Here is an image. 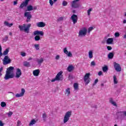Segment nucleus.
I'll use <instances>...</instances> for the list:
<instances>
[{"label":"nucleus","mask_w":126,"mask_h":126,"mask_svg":"<svg viewBox=\"0 0 126 126\" xmlns=\"http://www.w3.org/2000/svg\"><path fill=\"white\" fill-rule=\"evenodd\" d=\"M13 69H14V67L13 66H10L7 68L4 77L5 80H8V79H10V78H13V77H14V75L13 74H11V70H13Z\"/></svg>","instance_id":"nucleus-1"},{"label":"nucleus","mask_w":126,"mask_h":126,"mask_svg":"<svg viewBox=\"0 0 126 126\" xmlns=\"http://www.w3.org/2000/svg\"><path fill=\"white\" fill-rule=\"evenodd\" d=\"M30 27H31V24H28L27 27L26 24H23V26H19L20 31H25L26 33H29Z\"/></svg>","instance_id":"nucleus-2"},{"label":"nucleus","mask_w":126,"mask_h":126,"mask_svg":"<svg viewBox=\"0 0 126 126\" xmlns=\"http://www.w3.org/2000/svg\"><path fill=\"white\" fill-rule=\"evenodd\" d=\"M63 71H60L59 72H58L55 78L51 80V82H55V81H59L60 80L62 81V80H63Z\"/></svg>","instance_id":"nucleus-3"},{"label":"nucleus","mask_w":126,"mask_h":126,"mask_svg":"<svg viewBox=\"0 0 126 126\" xmlns=\"http://www.w3.org/2000/svg\"><path fill=\"white\" fill-rule=\"evenodd\" d=\"M71 111H67V112H66L63 119L64 124H65L66 123H67V122H68L69 118L71 117Z\"/></svg>","instance_id":"nucleus-4"},{"label":"nucleus","mask_w":126,"mask_h":126,"mask_svg":"<svg viewBox=\"0 0 126 126\" xmlns=\"http://www.w3.org/2000/svg\"><path fill=\"white\" fill-rule=\"evenodd\" d=\"M24 17L27 18L26 22H30L31 18H32L31 12H25L24 13Z\"/></svg>","instance_id":"nucleus-5"},{"label":"nucleus","mask_w":126,"mask_h":126,"mask_svg":"<svg viewBox=\"0 0 126 126\" xmlns=\"http://www.w3.org/2000/svg\"><path fill=\"white\" fill-rule=\"evenodd\" d=\"M11 63V59L9 58L8 56H5L3 59V64L5 65L6 64H8Z\"/></svg>","instance_id":"nucleus-6"},{"label":"nucleus","mask_w":126,"mask_h":126,"mask_svg":"<svg viewBox=\"0 0 126 126\" xmlns=\"http://www.w3.org/2000/svg\"><path fill=\"white\" fill-rule=\"evenodd\" d=\"M87 34V29L83 28L82 30L79 32V37H83L86 36Z\"/></svg>","instance_id":"nucleus-7"},{"label":"nucleus","mask_w":126,"mask_h":126,"mask_svg":"<svg viewBox=\"0 0 126 126\" xmlns=\"http://www.w3.org/2000/svg\"><path fill=\"white\" fill-rule=\"evenodd\" d=\"M90 77V73H86L84 78V81L85 82V85H88V84L90 82V80L89 78Z\"/></svg>","instance_id":"nucleus-8"},{"label":"nucleus","mask_w":126,"mask_h":126,"mask_svg":"<svg viewBox=\"0 0 126 126\" xmlns=\"http://www.w3.org/2000/svg\"><path fill=\"white\" fill-rule=\"evenodd\" d=\"M114 67L115 70H116V71H117V72H120L122 71V67H121V65H120L119 63H118L116 62H114Z\"/></svg>","instance_id":"nucleus-9"},{"label":"nucleus","mask_w":126,"mask_h":126,"mask_svg":"<svg viewBox=\"0 0 126 126\" xmlns=\"http://www.w3.org/2000/svg\"><path fill=\"white\" fill-rule=\"evenodd\" d=\"M30 1V0H25L24 1H23L20 6V8L22 9L23 7H26L27 5H28V4L29 3V2Z\"/></svg>","instance_id":"nucleus-10"},{"label":"nucleus","mask_w":126,"mask_h":126,"mask_svg":"<svg viewBox=\"0 0 126 126\" xmlns=\"http://www.w3.org/2000/svg\"><path fill=\"white\" fill-rule=\"evenodd\" d=\"M70 19L73 22V24H75V23H77V20L78 19V17H77V15L75 14H73L70 18Z\"/></svg>","instance_id":"nucleus-11"},{"label":"nucleus","mask_w":126,"mask_h":126,"mask_svg":"<svg viewBox=\"0 0 126 126\" xmlns=\"http://www.w3.org/2000/svg\"><path fill=\"white\" fill-rule=\"evenodd\" d=\"M33 35L34 36H39V35H40V36H44V32L40 31H35L33 32Z\"/></svg>","instance_id":"nucleus-12"},{"label":"nucleus","mask_w":126,"mask_h":126,"mask_svg":"<svg viewBox=\"0 0 126 126\" xmlns=\"http://www.w3.org/2000/svg\"><path fill=\"white\" fill-rule=\"evenodd\" d=\"M22 75V73L21 72V69H20V68H17L16 72L15 77L16 78H19Z\"/></svg>","instance_id":"nucleus-13"},{"label":"nucleus","mask_w":126,"mask_h":126,"mask_svg":"<svg viewBox=\"0 0 126 126\" xmlns=\"http://www.w3.org/2000/svg\"><path fill=\"white\" fill-rule=\"evenodd\" d=\"M63 52L69 58H71V57H72V54L70 51H67V48H66V47L64 48Z\"/></svg>","instance_id":"nucleus-14"},{"label":"nucleus","mask_w":126,"mask_h":126,"mask_svg":"<svg viewBox=\"0 0 126 126\" xmlns=\"http://www.w3.org/2000/svg\"><path fill=\"white\" fill-rule=\"evenodd\" d=\"M25 93V89H21V93L20 94H16V97H23L24 96V94Z\"/></svg>","instance_id":"nucleus-15"},{"label":"nucleus","mask_w":126,"mask_h":126,"mask_svg":"<svg viewBox=\"0 0 126 126\" xmlns=\"http://www.w3.org/2000/svg\"><path fill=\"white\" fill-rule=\"evenodd\" d=\"M71 6L74 8H78L79 7V4L75 2V1H73L71 2Z\"/></svg>","instance_id":"nucleus-16"},{"label":"nucleus","mask_w":126,"mask_h":126,"mask_svg":"<svg viewBox=\"0 0 126 126\" xmlns=\"http://www.w3.org/2000/svg\"><path fill=\"white\" fill-rule=\"evenodd\" d=\"M106 43L108 45H113L114 44V39L113 38H109L106 40Z\"/></svg>","instance_id":"nucleus-17"},{"label":"nucleus","mask_w":126,"mask_h":126,"mask_svg":"<svg viewBox=\"0 0 126 126\" xmlns=\"http://www.w3.org/2000/svg\"><path fill=\"white\" fill-rule=\"evenodd\" d=\"M36 25L37 27L42 28V27H45V26H46V24L43 22H39L36 24Z\"/></svg>","instance_id":"nucleus-18"},{"label":"nucleus","mask_w":126,"mask_h":126,"mask_svg":"<svg viewBox=\"0 0 126 126\" xmlns=\"http://www.w3.org/2000/svg\"><path fill=\"white\" fill-rule=\"evenodd\" d=\"M23 65L26 67H30L31 66V64H30V62H28L27 61H25L23 62Z\"/></svg>","instance_id":"nucleus-19"},{"label":"nucleus","mask_w":126,"mask_h":126,"mask_svg":"<svg viewBox=\"0 0 126 126\" xmlns=\"http://www.w3.org/2000/svg\"><path fill=\"white\" fill-rule=\"evenodd\" d=\"M39 73H40V70L39 69H36L33 71L34 76H39Z\"/></svg>","instance_id":"nucleus-20"},{"label":"nucleus","mask_w":126,"mask_h":126,"mask_svg":"<svg viewBox=\"0 0 126 126\" xmlns=\"http://www.w3.org/2000/svg\"><path fill=\"white\" fill-rule=\"evenodd\" d=\"M73 69H74V66L72 65H69L67 68V70L69 71V72H71Z\"/></svg>","instance_id":"nucleus-21"},{"label":"nucleus","mask_w":126,"mask_h":126,"mask_svg":"<svg viewBox=\"0 0 126 126\" xmlns=\"http://www.w3.org/2000/svg\"><path fill=\"white\" fill-rule=\"evenodd\" d=\"M102 71L103 72H107L108 70H109V67H108V65H104L103 67H102Z\"/></svg>","instance_id":"nucleus-22"},{"label":"nucleus","mask_w":126,"mask_h":126,"mask_svg":"<svg viewBox=\"0 0 126 126\" xmlns=\"http://www.w3.org/2000/svg\"><path fill=\"white\" fill-rule=\"evenodd\" d=\"M109 103L112 104V105H113V106H115V107L118 106V105H117V103H116V102L113 101V98H110L109 99Z\"/></svg>","instance_id":"nucleus-23"},{"label":"nucleus","mask_w":126,"mask_h":126,"mask_svg":"<svg viewBox=\"0 0 126 126\" xmlns=\"http://www.w3.org/2000/svg\"><path fill=\"white\" fill-rule=\"evenodd\" d=\"M114 54L113 52H110L108 55V58L109 60H112L114 58Z\"/></svg>","instance_id":"nucleus-24"},{"label":"nucleus","mask_w":126,"mask_h":126,"mask_svg":"<svg viewBox=\"0 0 126 126\" xmlns=\"http://www.w3.org/2000/svg\"><path fill=\"white\" fill-rule=\"evenodd\" d=\"M33 10V6L29 5L27 7L26 11H32Z\"/></svg>","instance_id":"nucleus-25"},{"label":"nucleus","mask_w":126,"mask_h":126,"mask_svg":"<svg viewBox=\"0 0 126 126\" xmlns=\"http://www.w3.org/2000/svg\"><path fill=\"white\" fill-rule=\"evenodd\" d=\"M4 24L5 26H7V27H11L12 26H13V23H9L8 22L5 21L4 23Z\"/></svg>","instance_id":"nucleus-26"},{"label":"nucleus","mask_w":126,"mask_h":126,"mask_svg":"<svg viewBox=\"0 0 126 126\" xmlns=\"http://www.w3.org/2000/svg\"><path fill=\"white\" fill-rule=\"evenodd\" d=\"M36 62L39 65H41V64L44 62V59L40 58V59H37Z\"/></svg>","instance_id":"nucleus-27"},{"label":"nucleus","mask_w":126,"mask_h":126,"mask_svg":"<svg viewBox=\"0 0 126 126\" xmlns=\"http://www.w3.org/2000/svg\"><path fill=\"white\" fill-rule=\"evenodd\" d=\"M9 52V48H7V49H5V51H4L3 53H2V55L3 56H6V55H8V52Z\"/></svg>","instance_id":"nucleus-28"},{"label":"nucleus","mask_w":126,"mask_h":126,"mask_svg":"<svg viewBox=\"0 0 126 126\" xmlns=\"http://www.w3.org/2000/svg\"><path fill=\"white\" fill-rule=\"evenodd\" d=\"M65 95H67V96H69L70 94V89L67 88L65 91Z\"/></svg>","instance_id":"nucleus-29"},{"label":"nucleus","mask_w":126,"mask_h":126,"mask_svg":"<svg viewBox=\"0 0 126 126\" xmlns=\"http://www.w3.org/2000/svg\"><path fill=\"white\" fill-rule=\"evenodd\" d=\"M89 57L90 59H92V58H93V51H92V50H90L89 52Z\"/></svg>","instance_id":"nucleus-30"},{"label":"nucleus","mask_w":126,"mask_h":126,"mask_svg":"<svg viewBox=\"0 0 126 126\" xmlns=\"http://www.w3.org/2000/svg\"><path fill=\"white\" fill-rule=\"evenodd\" d=\"M36 122L35 121V119L32 120L31 122L30 123L29 126H33V125H35L36 124Z\"/></svg>","instance_id":"nucleus-31"},{"label":"nucleus","mask_w":126,"mask_h":126,"mask_svg":"<svg viewBox=\"0 0 126 126\" xmlns=\"http://www.w3.org/2000/svg\"><path fill=\"white\" fill-rule=\"evenodd\" d=\"M58 0H49V3L50 4V5L51 6H53V5H54V2H56V1H57Z\"/></svg>","instance_id":"nucleus-32"},{"label":"nucleus","mask_w":126,"mask_h":126,"mask_svg":"<svg viewBox=\"0 0 126 126\" xmlns=\"http://www.w3.org/2000/svg\"><path fill=\"white\" fill-rule=\"evenodd\" d=\"M73 86L75 90H78V84L77 83H74Z\"/></svg>","instance_id":"nucleus-33"},{"label":"nucleus","mask_w":126,"mask_h":126,"mask_svg":"<svg viewBox=\"0 0 126 126\" xmlns=\"http://www.w3.org/2000/svg\"><path fill=\"white\" fill-rule=\"evenodd\" d=\"M0 106L2 108H4V107H6V103L4 101L1 102Z\"/></svg>","instance_id":"nucleus-34"},{"label":"nucleus","mask_w":126,"mask_h":126,"mask_svg":"<svg viewBox=\"0 0 126 126\" xmlns=\"http://www.w3.org/2000/svg\"><path fill=\"white\" fill-rule=\"evenodd\" d=\"M114 79V84H118V79H117V77H116V75H114L113 76Z\"/></svg>","instance_id":"nucleus-35"},{"label":"nucleus","mask_w":126,"mask_h":126,"mask_svg":"<svg viewBox=\"0 0 126 126\" xmlns=\"http://www.w3.org/2000/svg\"><path fill=\"white\" fill-rule=\"evenodd\" d=\"M41 39V38L40 37V35H35L34 37V40L35 41H39V40Z\"/></svg>","instance_id":"nucleus-36"},{"label":"nucleus","mask_w":126,"mask_h":126,"mask_svg":"<svg viewBox=\"0 0 126 126\" xmlns=\"http://www.w3.org/2000/svg\"><path fill=\"white\" fill-rule=\"evenodd\" d=\"M34 48L36 51L40 50V45L39 44H34Z\"/></svg>","instance_id":"nucleus-37"},{"label":"nucleus","mask_w":126,"mask_h":126,"mask_svg":"<svg viewBox=\"0 0 126 126\" xmlns=\"http://www.w3.org/2000/svg\"><path fill=\"white\" fill-rule=\"evenodd\" d=\"M68 80H71V79H73V75L71 74H69L68 76Z\"/></svg>","instance_id":"nucleus-38"},{"label":"nucleus","mask_w":126,"mask_h":126,"mask_svg":"<svg viewBox=\"0 0 126 126\" xmlns=\"http://www.w3.org/2000/svg\"><path fill=\"white\" fill-rule=\"evenodd\" d=\"M92 10H93V8H90L88 10L87 13H88V16H89L90 15V12H91V11H92Z\"/></svg>","instance_id":"nucleus-39"},{"label":"nucleus","mask_w":126,"mask_h":126,"mask_svg":"<svg viewBox=\"0 0 126 126\" xmlns=\"http://www.w3.org/2000/svg\"><path fill=\"white\" fill-rule=\"evenodd\" d=\"M42 118L44 121H46V118H47V114L46 113H44L42 114Z\"/></svg>","instance_id":"nucleus-40"},{"label":"nucleus","mask_w":126,"mask_h":126,"mask_svg":"<svg viewBox=\"0 0 126 126\" xmlns=\"http://www.w3.org/2000/svg\"><path fill=\"white\" fill-rule=\"evenodd\" d=\"M63 17H59L57 19V22H60L61 21H63Z\"/></svg>","instance_id":"nucleus-41"},{"label":"nucleus","mask_w":126,"mask_h":126,"mask_svg":"<svg viewBox=\"0 0 126 126\" xmlns=\"http://www.w3.org/2000/svg\"><path fill=\"white\" fill-rule=\"evenodd\" d=\"M93 30V27H91L89 28V29L88 30V33H89V34H90V32H91V31Z\"/></svg>","instance_id":"nucleus-42"},{"label":"nucleus","mask_w":126,"mask_h":126,"mask_svg":"<svg viewBox=\"0 0 126 126\" xmlns=\"http://www.w3.org/2000/svg\"><path fill=\"white\" fill-rule=\"evenodd\" d=\"M62 5H63V6H66V5H67V2H66V1H63Z\"/></svg>","instance_id":"nucleus-43"},{"label":"nucleus","mask_w":126,"mask_h":126,"mask_svg":"<svg viewBox=\"0 0 126 126\" xmlns=\"http://www.w3.org/2000/svg\"><path fill=\"white\" fill-rule=\"evenodd\" d=\"M95 65H96V63H95V61H92L91 63V66H95Z\"/></svg>","instance_id":"nucleus-44"},{"label":"nucleus","mask_w":126,"mask_h":126,"mask_svg":"<svg viewBox=\"0 0 126 126\" xmlns=\"http://www.w3.org/2000/svg\"><path fill=\"white\" fill-rule=\"evenodd\" d=\"M115 37H116V38H118V37H120V32H115Z\"/></svg>","instance_id":"nucleus-45"},{"label":"nucleus","mask_w":126,"mask_h":126,"mask_svg":"<svg viewBox=\"0 0 126 126\" xmlns=\"http://www.w3.org/2000/svg\"><path fill=\"white\" fill-rule=\"evenodd\" d=\"M2 50L1 45L0 44V57H2V52H1Z\"/></svg>","instance_id":"nucleus-46"},{"label":"nucleus","mask_w":126,"mask_h":126,"mask_svg":"<svg viewBox=\"0 0 126 126\" xmlns=\"http://www.w3.org/2000/svg\"><path fill=\"white\" fill-rule=\"evenodd\" d=\"M7 40H8V36L7 35H6L5 36V38L3 39V41H4V42H6Z\"/></svg>","instance_id":"nucleus-47"},{"label":"nucleus","mask_w":126,"mask_h":126,"mask_svg":"<svg viewBox=\"0 0 126 126\" xmlns=\"http://www.w3.org/2000/svg\"><path fill=\"white\" fill-rule=\"evenodd\" d=\"M13 114V113L11 111L9 112V113H7V114L8 115V117H11V115Z\"/></svg>","instance_id":"nucleus-48"},{"label":"nucleus","mask_w":126,"mask_h":126,"mask_svg":"<svg viewBox=\"0 0 126 126\" xmlns=\"http://www.w3.org/2000/svg\"><path fill=\"white\" fill-rule=\"evenodd\" d=\"M98 79H96L95 80L94 83L93 84V86H94V85H96V84H97V83L98 82Z\"/></svg>","instance_id":"nucleus-49"},{"label":"nucleus","mask_w":126,"mask_h":126,"mask_svg":"<svg viewBox=\"0 0 126 126\" xmlns=\"http://www.w3.org/2000/svg\"><path fill=\"white\" fill-rule=\"evenodd\" d=\"M2 70H3V67H1L0 68V76H1V75H2V74L0 73L1 72V71H2Z\"/></svg>","instance_id":"nucleus-50"},{"label":"nucleus","mask_w":126,"mask_h":126,"mask_svg":"<svg viewBox=\"0 0 126 126\" xmlns=\"http://www.w3.org/2000/svg\"><path fill=\"white\" fill-rule=\"evenodd\" d=\"M107 49L108 51H111V50H112V49H113V48H112L110 46H107Z\"/></svg>","instance_id":"nucleus-51"},{"label":"nucleus","mask_w":126,"mask_h":126,"mask_svg":"<svg viewBox=\"0 0 126 126\" xmlns=\"http://www.w3.org/2000/svg\"><path fill=\"white\" fill-rule=\"evenodd\" d=\"M102 74H103V72H102V71H100L98 73V75H99V76H100V75H102Z\"/></svg>","instance_id":"nucleus-52"},{"label":"nucleus","mask_w":126,"mask_h":126,"mask_svg":"<svg viewBox=\"0 0 126 126\" xmlns=\"http://www.w3.org/2000/svg\"><path fill=\"white\" fill-rule=\"evenodd\" d=\"M21 56L22 57H25L26 56V53H25L24 52H22L21 53Z\"/></svg>","instance_id":"nucleus-53"},{"label":"nucleus","mask_w":126,"mask_h":126,"mask_svg":"<svg viewBox=\"0 0 126 126\" xmlns=\"http://www.w3.org/2000/svg\"><path fill=\"white\" fill-rule=\"evenodd\" d=\"M20 124H21V122H20V121L18 120V122H17V126H20Z\"/></svg>","instance_id":"nucleus-54"},{"label":"nucleus","mask_w":126,"mask_h":126,"mask_svg":"<svg viewBox=\"0 0 126 126\" xmlns=\"http://www.w3.org/2000/svg\"><path fill=\"white\" fill-rule=\"evenodd\" d=\"M4 126V124L2 123V121H0V126Z\"/></svg>","instance_id":"nucleus-55"},{"label":"nucleus","mask_w":126,"mask_h":126,"mask_svg":"<svg viewBox=\"0 0 126 126\" xmlns=\"http://www.w3.org/2000/svg\"><path fill=\"white\" fill-rule=\"evenodd\" d=\"M55 59L58 60H60V55H57L56 58H55Z\"/></svg>","instance_id":"nucleus-56"},{"label":"nucleus","mask_w":126,"mask_h":126,"mask_svg":"<svg viewBox=\"0 0 126 126\" xmlns=\"http://www.w3.org/2000/svg\"><path fill=\"white\" fill-rule=\"evenodd\" d=\"M17 3H18L17 0L14 1V3H13L14 5H16Z\"/></svg>","instance_id":"nucleus-57"},{"label":"nucleus","mask_w":126,"mask_h":126,"mask_svg":"<svg viewBox=\"0 0 126 126\" xmlns=\"http://www.w3.org/2000/svg\"><path fill=\"white\" fill-rule=\"evenodd\" d=\"M33 60V58H31V57H30V58H29V59H28V61H32Z\"/></svg>","instance_id":"nucleus-58"},{"label":"nucleus","mask_w":126,"mask_h":126,"mask_svg":"<svg viewBox=\"0 0 126 126\" xmlns=\"http://www.w3.org/2000/svg\"><path fill=\"white\" fill-rule=\"evenodd\" d=\"M34 10H36V9H37V7L35 6V7H33V10H34Z\"/></svg>","instance_id":"nucleus-59"},{"label":"nucleus","mask_w":126,"mask_h":126,"mask_svg":"<svg viewBox=\"0 0 126 126\" xmlns=\"http://www.w3.org/2000/svg\"><path fill=\"white\" fill-rule=\"evenodd\" d=\"M123 23H124V24H126V20H124L123 21Z\"/></svg>","instance_id":"nucleus-60"},{"label":"nucleus","mask_w":126,"mask_h":126,"mask_svg":"<svg viewBox=\"0 0 126 126\" xmlns=\"http://www.w3.org/2000/svg\"><path fill=\"white\" fill-rule=\"evenodd\" d=\"M79 0H74L73 1L77 2V1H79Z\"/></svg>","instance_id":"nucleus-61"},{"label":"nucleus","mask_w":126,"mask_h":126,"mask_svg":"<svg viewBox=\"0 0 126 126\" xmlns=\"http://www.w3.org/2000/svg\"><path fill=\"white\" fill-rule=\"evenodd\" d=\"M72 12L73 13H76V11H75V10H73Z\"/></svg>","instance_id":"nucleus-62"},{"label":"nucleus","mask_w":126,"mask_h":126,"mask_svg":"<svg viewBox=\"0 0 126 126\" xmlns=\"http://www.w3.org/2000/svg\"><path fill=\"white\" fill-rule=\"evenodd\" d=\"M100 86H101L102 87H104V84H101Z\"/></svg>","instance_id":"nucleus-63"},{"label":"nucleus","mask_w":126,"mask_h":126,"mask_svg":"<svg viewBox=\"0 0 126 126\" xmlns=\"http://www.w3.org/2000/svg\"><path fill=\"white\" fill-rule=\"evenodd\" d=\"M9 35H10V36H11V35H12V33L9 32Z\"/></svg>","instance_id":"nucleus-64"}]
</instances>
